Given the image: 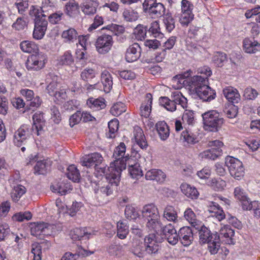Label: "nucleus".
<instances>
[{
  "label": "nucleus",
  "instance_id": "nucleus-1",
  "mask_svg": "<svg viewBox=\"0 0 260 260\" xmlns=\"http://www.w3.org/2000/svg\"><path fill=\"white\" fill-rule=\"evenodd\" d=\"M100 173L105 175V181H103L99 184L98 189H95V193L98 197H105L112 195L116 190L123 170L125 169V165L123 162L120 166V162L117 161L111 163L107 169L105 167H100Z\"/></svg>",
  "mask_w": 260,
  "mask_h": 260
},
{
  "label": "nucleus",
  "instance_id": "nucleus-2",
  "mask_svg": "<svg viewBox=\"0 0 260 260\" xmlns=\"http://www.w3.org/2000/svg\"><path fill=\"white\" fill-rule=\"evenodd\" d=\"M159 101L160 105L171 112L177 110L181 111L187 107V99L178 91L172 93L170 98L160 97Z\"/></svg>",
  "mask_w": 260,
  "mask_h": 260
},
{
  "label": "nucleus",
  "instance_id": "nucleus-3",
  "mask_svg": "<svg viewBox=\"0 0 260 260\" xmlns=\"http://www.w3.org/2000/svg\"><path fill=\"white\" fill-rule=\"evenodd\" d=\"M204 128L206 131L218 132L224 123V119L216 110H210L202 114Z\"/></svg>",
  "mask_w": 260,
  "mask_h": 260
},
{
  "label": "nucleus",
  "instance_id": "nucleus-4",
  "mask_svg": "<svg viewBox=\"0 0 260 260\" xmlns=\"http://www.w3.org/2000/svg\"><path fill=\"white\" fill-rule=\"evenodd\" d=\"M33 133L36 134L34 126L29 124L22 125L14 133V144L18 147L25 145Z\"/></svg>",
  "mask_w": 260,
  "mask_h": 260
},
{
  "label": "nucleus",
  "instance_id": "nucleus-5",
  "mask_svg": "<svg viewBox=\"0 0 260 260\" xmlns=\"http://www.w3.org/2000/svg\"><path fill=\"white\" fill-rule=\"evenodd\" d=\"M143 11L153 18H158L164 15L166 9L164 5L156 0H145L142 4Z\"/></svg>",
  "mask_w": 260,
  "mask_h": 260
},
{
  "label": "nucleus",
  "instance_id": "nucleus-6",
  "mask_svg": "<svg viewBox=\"0 0 260 260\" xmlns=\"http://www.w3.org/2000/svg\"><path fill=\"white\" fill-rule=\"evenodd\" d=\"M229 172L232 176L237 180H240L244 175V168L242 162L238 159L231 156L225 158V162Z\"/></svg>",
  "mask_w": 260,
  "mask_h": 260
},
{
  "label": "nucleus",
  "instance_id": "nucleus-7",
  "mask_svg": "<svg viewBox=\"0 0 260 260\" xmlns=\"http://www.w3.org/2000/svg\"><path fill=\"white\" fill-rule=\"evenodd\" d=\"M109 32L100 36L96 39L95 47L97 51L100 54H104L108 53L113 44L111 35L113 32L112 31H109Z\"/></svg>",
  "mask_w": 260,
  "mask_h": 260
},
{
  "label": "nucleus",
  "instance_id": "nucleus-8",
  "mask_svg": "<svg viewBox=\"0 0 260 260\" xmlns=\"http://www.w3.org/2000/svg\"><path fill=\"white\" fill-rule=\"evenodd\" d=\"M208 145L211 148L200 154L203 158L215 160L222 154L221 148L223 146V143L221 141L217 140L209 141Z\"/></svg>",
  "mask_w": 260,
  "mask_h": 260
},
{
  "label": "nucleus",
  "instance_id": "nucleus-9",
  "mask_svg": "<svg viewBox=\"0 0 260 260\" xmlns=\"http://www.w3.org/2000/svg\"><path fill=\"white\" fill-rule=\"evenodd\" d=\"M45 56L42 53L37 52L29 56L26 62V67L29 71H38L45 65Z\"/></svg>",
  "mask_w": 260,
  "mask_h": 260
},
{
  "label": "nucleus",
  "instance_id": "nucleus-10",
  "mask_svg": "<svg viewBox=\"0 0 260 260\" xmlns=\"http://www.w3.org/2000/svg\"><path fill=\"white\" fill-rule=\"evenodd\" d=\"M201 73L205 74V75L193 76L190 82V86L192 88H194L196 92H197L198 88H203V86L208 85V77L211 76L212 74L211 70L208 68L202 69Z\"/></svg>",
  "mask_w": 260,
  "mask_h": 260
},
{
  "label": "nucleus",
  "instance_id": "nucleus-11",
  "mask_svg": "<svg viewBox=\"0 0 260 260\" xmlns=\"http://www.w3.org/2000/svg\"><path fill=\"white\" fill-rule=\"evenodd\" d=\"M103 157L99 153H93L88 155H85L81 159V164L82 166L87 167H94L99 172L100 170L98 166L102 163Z\"/></svg>",
  "mask_w": 260,
  "mask_h": 260
},
{
  "label": "nucleus",
  "instance_id": "nucleus-12",
  "mask_svg": "<svg viewBox=\"0 0 260 260\" xmlns=\"http://www.w3.org/2000/svg\"><path fill=\"white\" fill-rule=\"evenodd\" d=\"M178 242L180 241L184 246H189L193 240L192 230L189 226H183L180 229L178 233Z\"/></svg>",
  "mask_w": 260,
  "mask_h": 260
},
{
  "label": "nucleus",
  "instance_id": "nucleus-13",
  "mask_svg": "<svg viewBox=\"0 0 260 260\" xmlns=\"http://www.w3.org/2000/svg\"><path fill=\"white\" fill-rule=\"evenodd\" d=\"M144 244L146 254H156L159 249V245L156 241L155 234L146 236L144 239Z\"/></svg>",
  "mask_w": 260,
  "mask_h": 260
},
{
  "label": "nucleus",
  "instance_id": "nucleus-14",
  "mask_svg": "<svg viewBox=\"0 0 260 260\" xmlns=\"http://www.w3.org/2000/svg\"><path fill=\"white\" fill-rule=\"evenodd\" d=\"M160 233L170 244L175 245L178 242V233L172 224L170 223L164 226Z\"/></svg>",
  "mask_w": 260,
  "mask_h": 260
},
{
  "label": "nucleus",
  "instance_id": "nucleus-15",
  "mask_svg": "<svg viewBox=\"0 0 260 260\" xmlns=\"http://www.w3.org/2000/svg\"><path fill=\"white\" fill-rule=\"evenodd\" d=\"M234 235V230L229 225H224L221 228L219 234L217 233V236L219 237L220 241L228 244H234L233 237Z\"/></svg>",
  "mask_w": 260,
  "mask_h": 260
},
{
  "label": "nucleus",
  "instance_id": "nucleus-16",
  "mask_svg": "<svg viewBox=\"0 0 260 260\" xmlns=\"http://www.w3.org/2000/svg\"><path fill=\"white\" fill-rule=\"evenodd\" d=\"M59 85L58 82L53 80L47 86L46 90L50 95L55 96L57 100H64L67 97L66 92L64 89H59Z\"/></svg>",
  "mask_w": 260,
  "mask_h": 260
},
{
  "label": "nucleus",
  "instance_id": "nucleus-17",
  "mask_svg": "<svg viewBox=\"0 0 260 260\" xmlns=\"http://www.w3.org/2000/svg\"><path fill=\"white\" fill-rule=\"evenodd\" d=\"M141 48L138 43H135L130 45L125 53V59L127 62L136 61L141 55Z\"/></svg>",
  "mask_w": 260,
  "mask_h": 260
},
{
  "label": "nucleus",
  "instance_id": "nucleus-18",
  "mask_svg": "<svg viewBox=\"0 0 260 260\" xmlns=\"http://www.w3.org/2000/svg\"><path fill=\"white\" fill-rule=\"evenodd\" d=\"M194 228L199 233L200 243L206 244L214 239L215 233H212L211 231L204 225H198Z\"/></svg>",
  "mask_w": 260,
  "mask_h": 260
},
{
  "label": "nucleus",
  "instance_id": "nucleus-19",
  "mask_svg": "<svg viewBox=\"0 0 260 260\" xmlns=\"http://www.w3.org/2000/svg\"><path fill=\"white\" fill-rule=\"evenodd\" d=\"M198 96L204 102H210L216 97V92L208 85L199 88L196 92Z\"/></svg>",
  "mask_w": 260,
  "mask_h": 260
},
{
  "label": "nucleus",
  "instance_id": "nucleus-20",
  "mask_svg": "<svg viewBox=\"0 0 260 260\" xmlns=\"http://www.w3.org/2000/svg\"><path fill=\"white\" fill-rule=\"evenodd\" d=\"M126 146L125 144L123 142H121L119 145L115 148L114 151L113 156L115 160L112 163H115L117 162V161H118L120 162V166H121L122 163L123 162L126 167V161L128 160V159L129 158L128 157V155L124 156Z\"/></svg>",
  "mask_w": 260,
  "mask_h": 260
},
{
  "label": "nucleus",
  "instance_id": "nucleus-21",
  "mask_svg": "<svg viewBox=\"0 0 260 260\" xmlns=\"http://www.w3.org/2000/svg\"><path fill=\"white\" fill-rule=\"evenodd\" d=\"M222 93L225 98L233 104H238L241 100V96L238 91L233 87L229 86L224 88Z\"/></svg>",
  "mask_w": 260,
  "mask_h": 260
},
{
  "label": "nucleus",
  "instance_id": "nucleus-22",
  "mask_svg": "<svg viewBox=\"0 0 260 260\" xmlns=\"http://www.w3.org/2000/svg\"><path fill=\"white\" fill-rule=\"evenodd\" d=\"M243 47L244 51L247 53H256L260 51V44L253 39H245L243 41Z\"/></svg>",
  "mask_w": 260,
  "mask_h": 260
},
{
  "label": "nucleus",
  "instance_id": "nucleus-23",
  "mask_svg": "<svg viewBox=\"0 0 260 260\" xmlns=\"http://www.w3.org/2000/svg\"><path fill=\"white\" fill-rule=\"evenodd\" d=\"M99 6V3L93 0H86L81 6L83 13L87 16H90L94 15Z\"/></svg>",
  "mask_w": 260,
  "mask_h": 260
},
{
  "label": "nucleus",
  "instance_id": "nucleus-24",
  "mask_svg": "<svg viewBox=\"0 0 260 260\" xmlns=\"http://www.w3.org/2000/svg\"><path fill=\"white\" fill-rule=\"evenodd\" d=\"M33 125L34 130L37 136L40 135V132L43 129L45 120L43 116V113L40 111L36 112L32 116Z\"/></svg>",
  "mask_w": 260,
  "mask_h": 260
},
{
  "label": "nucleus",
  "instance_id": "nucleus-25",
  "mask_svg": "<svg viewBox=\"0 0 260 260\" xmlns=\"http://www.w3.org/2000/svg\"><path fill=\"white\" fill-rule=\"evenodd\" d=\"M166 177V174L161 170L158 169L149 170L145 174L147 180H155L160 183L165 181Z\"/></svg>",
  "mask_w": 260,
  "mask_h": 260
},
{
  "label": "nucleus",
  "instance_id": "nucleus-26",
  "mask_svg": "<svg viewBox=\"0 0 260 260\" xmlns=\"http://www.w3.org/2000/svg\"><path fill=\"white\" fill-rule=\"evenodd\" d=\"M142 214L147 220L150 218H159V212L156 206L153 204H148L144 206Z\"/></svg>",
  "mask_w": 260,
  "mask_h": 260
},
{
  "label": "nucleus",
  "instance_id": "nucleus-27",
  "mask_svg": "<svg viewBox=\"0 0 260 260\" xmlns=\"http://www.w3.org/2000/svg\"><path fill=\"white\" fill-rule=\"evenodd\" d=\"M152 103V96L151 94L147 93L145 101L142 104L140 107V113L142 116L145 118L149 116L151 111Z\"/></svg>",
  "mask_w": 260,
  "mask_h": 260
},
{
  "label": "nucleus",
  "instance_id": "nucleus-28",
  "mask_svg": "<svg viewBox=\"0 0 260 260\" xmlns=\"http://www.w3.org/2000/svg\"><path fill=\"white\" fill-rule=\"evenodd\" d=\"M208 211L211 213V216L215 217L219 221L225 218V214L219 205L215 202H211L208 206Z\"/></svg>",
  "mask_w": 260,
  "mask_h": 260
},
{
  "label": "nucleus",
  "instance_id": "nucleus-29",
  "mask_svg": "<svg viewBox=\"0 0 260 260\" xmlns=\"http://www.w3.org/2000/svg\"><path fill=\"white\" fill-rule=\"evenodd\" d=\"M101 82L103 85L104 90L108 93L111 90L113 85V79L110 73L104 70L101 74Z\"/></svg>",
  "mask_w": 260,
  "mask_h": 260
},
{
  "label": "nucleus",
  "instance_id": "nucleus-30",
  "mask_svg": "<svg viewBox=\"0 0 260 260\" xmlns=\"http://www.w3.org/2000/svg\"><path fill=\"white\" fill-rule=\"evenodd\" d=\"M134 137L137 144L142 149H146L148 146V144L146 141L145 135L143 134V130L138 127L135 129Z\"/></svg>",
  "mask_w": 260,
  "mask_h": 260
},
{
  "label": "nucleus",
  "instance_id": "nucleus-31",
  "mask_svg": "<svg viewBox=\"0 0 260 260\" xmlns=\"http://www.w3.org/2000/svg\"><path fill=\"white\" fill-rule=\"evenodd\" d=\"M163 217L169 221H177L178 214L175 208L172 205H167L164 210Z\"/></svg>",
  "mask_w": 260,
  "mask_h": 260
},
{
  "label": "nucleus",
  "instance_id": "nucleus-32",
  "mask_svg": "<svg viewBox=\"0 0 260 260\" xmlns=\"http://www.w3.org/2000/svg\"><path fill=\"white\" fill-rule=\"evenodd\" d=\"M158 135L162 140H166L169 136V126L165 121H159L155 125Z\"/></svg>",
  "mask_w": 260,
  "mask_h": 260
},
{
  "label": "nucleus",
  "instance_id": "nucleus-33",
  "mask_svg": "<svg viewBox=\"0 0 260 260\" xmlns=\"http://www.w3.org/2000/svg\"><path fill=\"white\" fill-rule=\"evenodd\" d=\"M180 188L182 192L188 198L191 199H196L198 198L199 193L195 187L184 183L181 185Z\"/></svg>",
  "mask_w": 260,
  "mask_h": 260
},
{
  "label": "nucleus",
  "instance_id": "nucleus-34",
  "mask_svg": "<svg viewBox=\"0 0 260 260\" xmlns=\"http://www.w3.org/2000/svg\"><path fill=\"white\" fill-rule=\"evenodd\" d=\"M147 220L146 227L149 231H153L156 234L161 232L163 226L159 217L150 218Z\"/></svg>",
  "mask_w": 260,
  "mask_h": 260
},
{
  "label": "nucleus",
  "instance_id": "nucleus-35",
  "mask_svg": "<svg viewBox=\"0 0 260 260\" xmlns=\"http://www.w3.org/2000/svg\"><path fill=\"white\" fill-rule=\"evenodd\" d=\"M51 164L49 160H43L37 162L34 167L35 173L40 174H45L49 171Z\"/></svg>",
  "mask_w": 260,
  "mask_h": 260
},
{
  "label": "nucleus",
  "instance_id": "nucleus-36",
  "mask_svg": "<svg viewBox=\"0 0 260 260\" xmlns=\"http://www.w3.org/2000/svg\"><path fill=\"white\" fill-rule=\"evenodd\" d=\"M20 47L22 51L24 52L34 54L39 52L38 46L33 42L23 41L20 43Z\"/></svg>",
  "mask_w": 260,
  "mask_h": 260
},
{
  "label": "nucleus",
  "instance_id": "nucleus-37",
  "mask_svg": "<svg viewBox=\"0 0 260 260\" xmlns=\"http://www.w3.org/2000/svg\"><path fill=\"white\" fill-rule=\"evenodd\" d=\"M219 237L217 236V233L215 232L214 239L207 243L208 244V250L211 254L217 253L220 248Z\"/></svg>",
  "mask_w": 260,
  "mask_h": 260
},
{
  "label": "nucleus",
  "instance_id": "nucleus-38",
  "mask_svg": "<svg viewBox=\"0 0 260 260\" xmlns=\"http://www.w3.org/2000/svg\"><path fill=\"white\" fill-rule=\"evenodd\" d=\"M58 63L61 66L71 67L74 63V59L71 51H66L58 59Z\"/></svg>",
  "mask_w": 260,
  "mask_h": 260
},
{
  "label": "nucleus",
  "instance_id": "nucleus-39",
  "mask_svg": "<svg viewBox=\"0 0 260 260\" xmlns=\"http://www.w3.org/2000/svg\"><path fill=\"white\" fill-rule=\"evenodd\" d=\"M51 187H52L53 191L61 195H64L72 189L70 183H66L63 181L58 183L55 186H52Z\"/></svg>",
  "mask_w": 260,
  "mask_h": 260
},
{
  "label": "nucleus",
  "instance_id": "nucleus-40",
  "mask_svg": "<svg viewBox=\"0 0 260 260\" xmlns=\"http://www.w3.org/2000/svg\"><path fill=\"white\" fill-rule=\"evenodd\" d=\"M130 158L128 159V172L130 176L133 178H138L143 175L142 171L140 168V165L138 163H135L134 164H130Z\"/></svg>",
  "mask_w": 260,
  "mask_h": 260
},
{
  "label": "nucleus",
  "instance_id": "nucleus-41",
  "mask_svg": "<svg viewBox=\"0 0 260 260\" xmlns=\"http://www.w3.org/2000/svg\"><path fill=\"white\" fill-rule=\"evenodd\" d=\"M91 233L88 232L87 228H76L71 232V236L74 240H81L84 237L90 235Z\"/></svg>",
  "mask_w": 260,
  "mask_h": 260
},
{
  "label": "nucleus",
  "instance_id": "nucleus-42",
  "mask_svg": "<svg viewBox=\"0 0 260 260\" xmlns=\"http://www.w3.org/2000/svg\"><path fill=\"white\" fill-rule=\"evenodd\" d=\"M109 254L111 256L120 257L124 254L123 246L120 244H112L107 249Z\"/></svg>",
  "mask_w": 260,
  "mask_h": 260
},
{
  "label": "nucleus",
  "instance_id": "nucleus-43",
  "mask_svg": "<svg viewBox=\"0 0 260 260\" xmlns=\"http://www.w3.org/2000/svg\"><path fill=\"white\" fill-rule=\"evenodd\" d=\"M117 236L121 239H125L129 233L128 227L124 221H118L117 223Z\"/></svg>",
  "mask_w": 260,
  "mask_h": 260
},
{
  "label": "nucleus",
  "instance_id": "nucleus-44",
  "mask_svg": "<svg viewBox=\"0 0 260 260\" xmlns=\"http://www.w3.org/2000/svg\"><path fill=\"white\" fill-rule=\"evenodd\" d=\"M67 170V175L70 180L75 182L79 181L80 179V172L75 165H70Z\"/></svg>",
  "mask_w": 260,
  "mask_h": 260
},
{
  "label": "nucleus",
  "instance_id": "nucleus-45",
  "mask_svg": "<svg viewBox=\"0 0 260 260\" xmlns=\"http://www.w3.org/2000/svg\"><path fill=\"white\" fill-rule=\"evenodd\" d=\"M12 189L11 196L13 201L15 202L18 201L26 192L25 187L22 185L12 187Z\"/></svg>",
  "mask_w": 260,
  "mask_h": 260
},
{
  "label": "nucleus",
  "instance_id": "nucleus-46",
  "mask_svg": "<svg viewBox=\"0 0 260 260\" xmlns=\"http://www.w3.org/2000/svg\"><path fill=\"white\" fill-rule=\"evenodd\" d=\"M144 243L136 241L133 244L132 252L139 257H144L146 255Z\"/></svg>",
  "mask_w": 260,
  "mask_h": 260
},
{
  "label": "nucleus",
  "instance_id": "nucleus-47",
  "mask_svg": "<svg viewBox=\"0 0 260 260\" xmlns=\"http://www.w3.org/2000/svg\"><path fill=\"white\" fill-rule=\"evenodd\" d=\"M77 35V32L74 28H70L62 32L61 37L66 42H73L76 40Z\"/></svg>",
  "mask_w": 260,
  "mask_h": 260
},
{
  "label": "nucleus",
  "instance_id": "nucleus-48",
  "mask_svg": "<svg viewBox=\"0 0 260 260\" xmlns=\"http://www.w3.org/2000/svg\"><path fill=\"white\" fill-rule=\"evenodd\" d=\"M46 7L44 6L42 7L39 8L36 6L32 5L30 7L29 11V15L30 17H35V18H39L42 16H47L45 13L46 12Z\"/></svg>",
  "mask_w": 260,
  "mask_h": 260
},
{
  "label": "nucleus",
  "instance_id": "nucleus-49",
  "mask_svg": "<svg viewBox=\"0 0 260 260\" xmlns=\"http://www.w3.org/2000/svg\"><path fill=\"white\" fill-rule=\"evenodd\" d=\"M65 13L69 16H73L79 10V5L74 0L70 1L65 6Z\"/></svg>",
  "mask_w": 260,
  "mask_h": 260
},
{
  "label": "nucleus",
  "instance_id": "nucleus-50",
  "mask_svg": "<svg viewBox=\"0 0 260 260\" xmlns=\"http://www.w3.org/2000/svg\"><path fill=\"white\" fill-rule=\"evenodd\" d=\"M180 139L187 142L188 144H194L198 141L196 135L187 129L182 132Z\"/></svg>",
  "mask_w": 260,
  "mask_h": 260
},
{
  "label": "nucleus",
  "instance_id": "nucleus-51",
  "mask_svg": "<svg viewBox=\"0 0 260 260\" xmlns=\"http://www.w3.org/2000/svg\"><path fill=\"white\" fill-rule=\"evenodd\" d=\"M148 27L143 25H138L134 30V34L138 40H142L146 37Z\"/></svg>",
  "mask_w": 260,
  "mask_h": 260
},
{
  "label": "nucleus",
  "instance_id": "nucleus-52",
  "mask_svg": "<svg viewBox=\"0 0 260 260\" xmlns=\"http://www.w3.org/2000/svg\"><path fill=\"white\" fill-rule=\"evenodd\" d=\"M87 105L94 110H100L105 108L106 104L102 100L90 98L87 100Z\"/></svg>",
  "mask_w": 260,
  "mask_h": 260
},
{
  "label": "nucleus",
  "instance_id": "nucleus-53",
  "mask_svg": "<svg viewBox=\"0 0 260 260\" xmlns=\"http://www.w3.org/2000/svg\"><path fill=\"white\" fill-rule=\"evenodd\" d=\"M126 107L125 105L121 103H117L113 105L111 108L110 113L114 116H118L122 113L125 112Z\"/></svg>",
  "mask_w": 260,
  "mask_h": 260
},
{
  "label": "nucleus",
  "instance_id": "nucleus-54",
  "mask_svg": "<svg viewBox=\"0 0 260 260\" xmlns=\"http://www.w3.org/2000/svg\"><path fill=\"white\" fill-rule=\"evenodd\" d=\"M184 216L194 228L199 225L197 224L198 221L196 219V214L191 208L186 209L184 213Z\"/></svg>",
  "mask_w": 260,
  "mask_h": 260
},
{
  "label": "nucleus",
  "instance_id": "nucleus-55",
  "mask_svg": "<svg viewBox=\"0 0 260 260\" xmlns=\"http://www.w3.org/2000/svg\"><path fill=\"white\" fill-rule=\"evenodd\" d=\"M210 185L216 190H222L226 186V182L221 178H213L210 181Z\"/></svg>",
  "mask_w": 260,
  "mask_h": 260
},
{
  "label": "nucleus",
  "instance_id": "nucleus-56",
  "mask_svg": "<svg viewBox=\"0 0 260 260\" xmlns=\"http://www.w3.org/2000/svg\"><path fill=\"white\" fill-rule=\"evenodd\" d=\"M80 77L83 80L87 82H90L95 77V71L92 69H85L81 72Z\"/></svg>",
  "mask_w": 260,
  "mask_h": 260
},
{
  "label": "nucleus",
  "instance_id": "nucleus-57",
  "mask_svg": "<svg viewBox=\"0 0 260 260\" xmlns=\"http://www.w3.org/2000/svg\"><path fill=\"white\" fill-rule=\"evenodd\" d=\"M14 6L17 9L19 14L24 15V13L28 10L29 5L27 1L16 0Z\"/></svg>",
  "mask_w": 260,
  "mask_h": 260
},
{
  "label": "nucleus",
  "instance_id": "nucleus-58",
  "mask_svg": "<svg viewBox=\"0 0 260 260\" xmlns=\"http://www.w3.org/2000/svg\"><path fill=\"white\" fill-rule=\"evenodd\" d=\"M123 16L126 21L133 22L138 19L139 15L137 12L133 10L125 9L123 12Z\"/></svg>",
  "mask_w": 260,
  "mask_h": 260
},
{
  "label": "nucleus",
  "instance_id": "nucleus-59",
  "mask_svg": "<svg viewBox=\"0 0 260 260\" xmlns=\"http://www.w3.org/2000/svg\"><path fill=\"white\" fill-rule=\"evenodd\" d=\"M32 217V215L29 212L16 213L12 216L13 221L22 222L24 220H29Z\"/></svg>",
  "mask_w": 260,
  "mask_h": 260
},
{
  "label": "nucleus",
  "instance_id": "nucleus-60",
  "mask_svg": "<svg viewBox=\"0 0 260 260\" xmlns=\"http://www.w3.org/2000/svg\"><path fill=\"white\" fill-rule=\"evenodd\" d=\"M258 95V92L257 91L250 87L245 88L243 93V96L244 98L248 100H255Z\"/></svg>",
  "mask_w": 260,
  "mask_h": 260
},
{
  "label": "nucleus",
  "instance_id": "nucleus-61",
  "mask_svg": "<svg viewBox=\"0 0 260 260\" xmlns=\"http://www.w3.org/2000/svg\"><path fill=\"white\" fill-rule=\"evenodd\" d=\"M164 22L168 32H171L175 28V20L170 14L166 15Z\"/></svg>",
  "mask_w": 260,
  "mask_h": 260
},
{
  "label": "nucleus",
  "instance_id": "nucleus-62",
  "mask_svg": "<svg viewBox=\"0 0 260 260\" xmlns=\"http://www.w3.org/2000/svg\"><path fill=\"white\" fill-rule=\"evenodd\" d=\"M31 252L34 254L33 260H41L42 247L38 243H35L31 245Z\"/></svg>",
  "mask_w": 260,
  "mask_h": 260
},
{
  "label": "nucleus",
  "instance_id": "nucleus-63",
  "mask_svg": "<svg viewBox=\"0 0 260 260\" xmlns=\"http://www.w3.org/2000/svg\"><path fill=\"white\" fill-rule=\"evenodd\" d=\"M214 63L218 67H222L223 63L226 61V55L222 52H217L213 57Z\"/></svg>",
  "mask_w": 260,
  "mask_h": 260
},
{
  "label": "nucleus",
  "instance_id": "nucleus-64",
  "mask_svg": "<svg viewBox=\"0 0 260 260\" xmlns=\"http://www.w3.org/2000/svg\"><path fill=\"white\" fill-rule=\"evenodd\" d=\"M182 13L179 21L182 25H187L193 19L194 15L192 12Z\"/></svg>",
  "mask_w": 260,
  "mask_h": 260
}]
</instances>
